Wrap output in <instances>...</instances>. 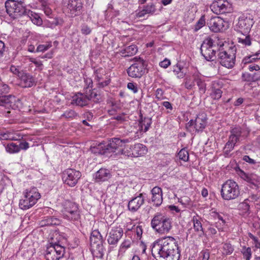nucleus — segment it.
I'll use <instances>...</instances> for the list:
<instances>
[{
  "instance_id": "nucleus-13",
  "label": "nucleus",
  "mask_w": 260,
  "mask_h": 260,
  "mask_svg": "<svg viewBox=\"0 0 260 260\" xmlns=\"http://www.w3.org/2000/svg\"><path fill=\"white\" fill-rule=\"evenodd\" d=\"M81 177V173L73 169H68L64 170L62 175L64 183L71 187L75 186Z\"/></svg>"
},
{
  "instance_id": "nucleus-34",
  "label": "nucleus",
  "mask_w": 260,
  "mask_h": 260,
  "mask_svg": "<svg viewBox=\"0 0 260 260\" xmlns=\"http://www.w3.org/2000/svg\"><path fill=\"white\" fill-rule=\"evenodd\" d=\"M173 72L177 78L180 79L184 78L186 74L185 69L179 63L174 66Z\"/></svg>"
},
{
  "instance_id": "nucleus-22",
  "label": "nucleus",
  "mask_w": 260,
  "mask_h": 260,
  "mask_svg": "<svg viewBox=\"0 0 260 260\" xmlns=\"http://www.w3.org/2000/svg\"><path fill=\"white\" fill-rule=\"evenodd\" d=\"M224 20L219 17H215L210 19L207 23L211 31L217 32L223 30Z\"/></svg>"
},
{
  "instance_id": "nucleus-23",
  "label": "nucleus",
  "mask_w": 260,
  "mask_h": 260,
  "mask_svg": "<svg viewBox=\"0 0 260 260\" xmlns=\"http://www.w3.org/2000/svg\"><path fill=\"white\" fill-rule=\"evenodd\" d=\"M156 11V6L153 3H150L142 7V9L136 13V16L138 18H143L148 14L149 15H153Z\"/></svg>"
},
{
  "instance_id": "nucleus-54",
  "label": "nucleus",
  "mask_w": 260,
  "mask_h": 260,
  "mask_svg": "<svg viewBox=\"0 0 260 260\" xmlns=\"http://www.w3.org/2000/svg\"><path fill=\"white\" fill-rule=\"evenodd\" d=\"M249 237L254 241V244L256 248L260 249V242L258 238L250 233H248Z\"/></svg>"
},
{
  "instance_id": "nucleus-39",
  "label": "nucleus",
  "mask_w": 260,
  "mask_h": 260,
  "mask_svg": "<svg viewBox=\"0 0 260 260\" xmlns=\"http://www.w3.org/2000/svg\"><path fill=\"white\" fill-rule=\"evenodd\" d=\"M99 70H96L95 72V78L98 82V86L99 88H104L109 85L110 82V79L107 78L104 81H101V78L98 75Z\"/></svg>"
},
{
  "instance_id": "nucleus-16",
  "label": "nucleus",
  "mask_w": 260,
  "mask_h": 260,
  "mask_svg": "<svg viewBox=\"0 0 260 260\" xmlns=\"http://www.w3.org/2000/svg\"><path fill=\"white\" fill-rule=\"evenodd\" d=\"M0 105L15 110L20 106L21 101L18 98L11 94L2 95L0 97Z\"/></svg>"
},
{
  "instance_id": "nucleus-35",
  "label": "nucleus",
  "mask_w": 260,
  "mask_h": 260,
  "mask_svg": "<svg viewBox=\"0 0 260 260\" xmlns=\"http://www.w3.org/2000/svg\"><path fill=\"white\" fill-rule=\"evenodd\" d=\"M218 85V83L216 82H214L213 83L212 87H211V92L210 93V96L214 100H219L221 98L222 91L219 88H217V86Z\"/></svg>"
},
{
  "instance_id": "nucleus-56",
  "label": "nucleus",
  "mask_w": 260,
  "mask_h": 260,
  "mask_svg": "<svg viewBox=\"0 0 260 260\" xmlns=\"http://www.w3.org/2000/svg\"><path fill=\"white\" fill-rule=\"evenodd\" d=\"M132 243V241L131 239H126L121 244L120 248L121 249H127L130 247Z\"/></svg>"
},
{
  "instance_id": "nucleus-37",
  "label": "nucleus",
  "mask_w": 260,
  "mask_h": 260,
  "mask_svg": "<svg viewBox=\"0 0 260 260\" xmlns=\"http://www.w3.org/2000/svg\"><path fill=\"white\" fill-rule=\"evenodd\" d=\"M6 151L9 153H16L19 152V147L18 145L11 142L8 143L5 147Z\"/></svg>"
},
{
  "instance_id": "nucleus-36",
  "label": "nucleus",
  "mask_w": 260,
  "mask_h": 260,
  "mask_svg": "<svg viewBox=\"0 0 260 260\" xmlns=\"http://www.w3.org/2000/svg\"><path fill=\"white\" fill-rule=\"evenodd\" d=\"M84 91L85 95H88V96H89V102L90 100H92L94 102H97L99 101V95L96 93L95 89H92L91 88L85 89Z\"/></svg>"
},
{
  "instance_id": "nucleus-59",
  "label": "nucleus",
  "mask_w": 260,
  "mask_h": 260,
  "mask_svg": "<svg viewBox=\"0 0 260 260\" xmlns=\"http://www.w3.org/2000/svg\"><path fill=\"white\" fill-rule=\"evenodd\" d=\"M82 34L85 35H89L91 32V29L87 25H83L81 29Z\"/></svg>"
},
{
  "instance_id": "nucleus-45",
  "label": "nucleus",
  "mask_w": 260,
  "mask_h": 260,
  "mask_svg": "<svg viewBox=\"0 0 260 260\" xmlns=\"http://www.w3.org/2000/svg\"><path fill=\"white\" fill-rule=\"evenodd\" d=\"M151 123V119L149 118H144V120H143L141 122V126L142 128L144 126V132H146L149 128L150 125Z\"/></svg>"
},
{
  "instance_id": "nucleus-55",
  "label": "nucleus",
  "mask_w": 260,
  "mask_h": 260,
  "mask_svg": "<svg viewBox=\"0 0 260 260\" xmlns=\"http://www.w3.org/2000/svg\"><path fill=\"white\" fill-rule=\"evenodd\" d=\"M212 216L215 219H218L219 220H220L222 222V223L223 224L225 223V220L223 219V217L220 213H219L218 212H217L216 211H212Z\"/></svg>"
},
{
  "instance_id": "nucleus-25",
  "label": "nucleus",
  "mask_w": 260,
  "mask_h": 260,
  "mask_svg": "<svg viewBox=\"0 0 260 260\" xmlns=\"http://www.w3.org/2000/svg\"><path fill=\"white\" fill-rule=\"evenodd\" d=\"M111 177L110 171L102 168L97 171L94 175L96 182H104L108 180Z\"/></svg>"
},
{
  "instance_id": "nucleus-19",
  "label": "nucleus",
  "mask_w": 260,
  "mask_h": 260,
  "mask_svg": "<svg viewBox=\"0 0 260 260\" xmlns=\"http://www.w3.org/2000/svg\"><path fill=\"white\" fill-rule=\"evenodd\" d=\"M145 203V197L142 193L132 198L128 202L127 208L132 212L137 211Z\"/></svg>"
},
{
  "instance_id": "nucleus-49",
  "label": "nucleus",
  "mask_w": 260,
  "mask_h": 260,
  "mask_svg": "<svg viewBox=\"0 0 260 260\" xmlns=\"http://www.w3.org/2000/svg\"><path fill=\"white\" fill-rule=\"evenodd\" d=\"M42 6L45 14L48 17H52V11L51 9L47 6L46 2L42 3Z\"/></svg>"
},
{
  "instance_id": "nucleus-50",
  "label": "nucleus",
  "mask_w": 260,
  "mask_h": 260,
  "mask_svg": "<svg viewBox=\"0 0 260 260\" xmlns=\"http://www.w3.org/2000/svg\"><path fill=\"white\" fill-rule=\"evenodd\" d=\"M242 253L243 256L246 258V260H250L251 257V249L250 247H243Z\"/></svg>"
},
{
  "instance_id": "nucleus-32",
  "label": "nucleus",
  "mask_w": 260,
  "mask_h": 260,
  "mask_svg": "<svg viewBox=\"0 0 260 260\" xmlns=\"http://www.w3.org/2000/svg\"><path fill=\"white\" fill-rule=\"evenodd\" d=\"M91 249L94 256L100 258H103L105 251L103 244L91 246Z\"/></svg>"
},
{
  "instance_id": "nucleus-42",
  "label": "nucleus",
  "mask_w": 260,
  "mask_h": 260,
  "mask_svg": "<svg viewBox=\"0 0 260 260\" xmlns=\"http://www.w3.org/2000/svg\"><path fill=\"white\" fill-rule=\"evenodd\" d=\"M236 142H233L231 141V139L229 138V141L225 144L223 150L225 154H229V153L233 150Z\"/></svg>"
},
{
  "instance_id": "nucleus-5",
  "label": "nucleus",
  "mask_w": 260,
  "mask_h": 260,
  "mask_svg": "<svg viewBox=\"0 0 260 260\" xmlns=\"http://www.w3.org/2000/svg\"><path fill=\"white\" fill-rule=\"evenodd\" d=\"M220 192L223 200H234L240 194L239 187L235 181L228 180L222 185Z\"/></svg>"
},
{
  "instance_id": "nucleus-44",
  "label": "nucleus",
  "mask_w": 260,
  "mask_h": 260,
  "mask_svg": "<svg viewBox=\"0 0 260 260\" xmlns=\"http://www.w3.org/2000/svg\"><path fill=\"white\" fill-rule=\"evenodd\" d=\"M179 158L185 162L187 161L189 159V154L187 150L183 148L180 150L178 153Z\"/></svg>"
},
{
  "instance_id": "nucleus-14",
  "label": "nucleus",
  "mask_w": 260,
  "mask_h": 260,
  "mask_svg": "<svg viewBox=\"0 0 260 260\" xmlns=\"http://www.w3.org/2000/svg\"><path fill=\"white\" fill-rule=\"evenodd\" d=\"M212 11L217 15L232 11V5L227 0H217L214 1L210 6Z\"/></svg>"
},
{
  "instance_id": "nucleus-28",
  "label": "nucleus",
  "mask_w": 260,
  "mask_h": 260,
  "mask_svg": "<svg viewBox=\"0 0 260 260\" xmlns=\"http://www.w3.org/2000/svg\"><path fill=\"white\" fill-rule=\"evenodd\" d=\"M231 135L229 138L233 142H237L240 140L241 137L243 136L244 131L240 126H236L230 131Z\"/></svg>"
},
{
  "instance_id": "nucleus-40",
  "label": "nucleus",
  "mask_w": 260,
  "mask_h": 260,
  "mask_svg": "<svg viewBox=\"0 0 260 260\" xmlns=\"http://www.w3.org/2000/svg\"><path fill=\"white\" fill-rule=\"evenodd\" d=\"M242 36L238 38V42L244 45H251V39L248 34H241Z\"/></svg>"
},
{
  "instance_id": "nucleus-47",
  "label": "nucleus",
  "mask_w": 260,
  "mask_h": 260,
  "mask_svg": "<svg viewBox=\"0 0 260 260\" xmlns=\"http://www.w3.org/2000/svg\"><path fill=\"white\" fill-rule=\"evenodd\" d=\"M210 257V252L208 249L202 250L200 254L199 258L201 260H209Z\"/></svg>"
},
{
  "instance_id": "nucleus-12",
  "label": "nucleus",
  "mask_w": 260,
  "mask_h": 260,
  "mask_svg": "<svg viewBox=\"0 0 260 260\" xmlns=\"http://www.w3.org/2000/svg\"><path fill=\"white\" fill-rule=\"evenodd\" d=\"M146 66L145 61L143 59H140L128 68L127 74L131 77L140 78L145 73Z\"/></svg>"
},
{
  "instance_id": "nucleus-38",
  "label": "nucleus",
  "mask_w": 260,
  "mask_h": 260,
  "mask_svg": "<svg viewBox=\"0 0 260 260\" xmlns=\"http://www.w3.org/2000/svg\"><path fill=\"white\" fill-rule=\"evenodd\" d=\"M260 53H256L253 55L245 56L243 59L242 63L246 64L252 62L253 61H255L257 59H260Z\"/></svg>"
},
{
  "instance_id": "nucleus-26",
  "label": "nucleus",
  "mask_w": 260,
  "mask_h": 260,
  "mask_svg": "<svg viewBox=\"0 0 260 260\" xmlns=\"http://www.w3.org/2000/svg\"><path fill=\"white\" fill-rule=\"evenodd\" d=\"M191 222L193 223L194 231L198 233L199 237H202L205 235L201 223V218L199 216L197 215L194 216L191 219Z\"/></svg>"
},
{
  "instance_id": "nucleus-15",
  "label": "nucleus",
  "mask_w": 260,
  "mask_h": 260,
  "mask_svg": "<svg viewBox=\"0 0 260 260\" xmlns=\"http://www.w3.org/2000/svg\"><path fill=\"white\" fill-rule=\"evenodd\" d=\"M207 118L205 114H201L197 116L195 120H190L187 124L186 127L190 132L194 128L196 132L202 131L206 127Z\"/></svg>"
},
{
  "instance_id": "nucleus-41",
  "label": "nucleus",
  "mask_w": 260,
  "mask_h": 260,
  "mask_svg": "<svg viewBox=\"0 0 260 260\" xmlns=\"http://www.w3.org/2000/svg\"><path fill=\"white\" fill-rule=\"evenodd\" d=\"M0 140H17L14 135L9 132L6 133L0 132Z\"/></svg>"
},
{
  "instance_id": "nucleus-11",
  "label": "nucleus",
  "mask_w": 260,
  "mask_h": 260,
  "mask_svg": "<svg viewBox=\"0 0 260 260\" xmlns=\"http://www.w3.org/2000/svg\"><path fill=\"white\" fill-rule=\"evenodd\" d=\"M63 217L69 220L77 221L80 218L78 206L71 201H66L61 210Z\"/></svg>"
},
{
  "instance_id": "nucleus-64",
  "label": "nucleus",
  "mask_w": 260,
  "mask_h": 260,
  "mask_svg": "<svg viewBox=\"0 0 260 260\" xmlns=\"http://www.w3.org/2000/svg\"><path fill=\"white\" fill-rule=\"evenodd\" d=\"M85 82L87 86L86 87H84V90H85V89H89L92 88V81L90 78L85 79Z\"/></svg>"
},
{
  "instance_id": "nucleus-43",
  "label": "nucleus",
  "mask_w": 260,
  "mask_h": 260,
  "mask_svg": "<svg viewBox=\"0 0 260 260\" xmlns=\"http://www.w3.org/2000/svg\"><path fill=\"white\" fill-rule=\"evenodd\" d=\"M118 153L127 157H134L132 145H131L129 147H126L124 149L120 150Z\"/></svg>"
},
{
  "instance_id": "nucleus-10",
  "label": "nucleus",
  "mask_w": 260,
  "mask_h": 260,
  "mask_svg": "<svg viewBox=\"0 0 260 260\" xmlns=\"http://www.w3.org/2000/svg\"><path fill=\"white\" fill-rule=\"evenodd\" d=\"M50 245L47 247L45 257L47 260H59L65 253V247L59 242L51 241Z\"/></svg>"
},
{
  "instance_id": "nucleus-17",
  "label": "nucleus",
  "mask_w": 260,
  "mask_h": 260,
  "mask_svg": "<svg viewBox=\"0 0 260 260\" xmlns=\"http://www.w3.org/2000/svg\"><path fill=\"white\" fill-rule=\"evenodd\" d=\"M254 22L250 17L241 16L236 25L237 30L241 34H248Z\"/></svg>"
},
{
  "instance_id": "nucleus-46",
  "label": "nucleus",
  "mask_w": 260,
  "mask_h": 260,
  "mask_svg": "<svg viewBox=\"0 0 260 260\" xmlns=\"http://www.w3.org/2000/svg\"><path fill=\"white\" fill-rule=\"evenodd\" d=\"M223 249L224 253L226 255H229L232 253L234 251V248L233 246L228 243H225L223 245Z\"/></svg>"
},
{
  "instance_id": "nucleus-24",
  "label": "nucleus",
  "mask_w": 260,
  "mask_h": 260,
  "mask_svg": "<svg viewBox=\"0 0 260 260\" xmlns=\"http://www.w3.org/2000/svg\"><path fill=\"white\" fill-rule=\"evenodd\" d=\"M151 201L155 207H159L162 203V191L161 189L155 186L151 190Z\"/></svg>"
},
{
  "instance_id": "nucleus-29",
  "label": "nucleus",
  "mask_w": 260,
  "mask_h": 260,
  "mask_svg": "<svg viewBox=\"0 0 260 260\" xmlns=\"http://www.w3.org/2000/svg\"><path fill=\"white\" fill-rule=\"evenodd\" d=\"M132 149L134 157L142 156L147 152V147L145 145L140 143H137L132 145Z\"/></svg>"
},
{
  "instance_id": "nucleus-63",
  "label": "nucleus",
  "mask_w": 260,
  "mask_h": 260,
  "mask_svg": "<svg viewBox=\"0 0 260 260\" xmlns=\"http://www.w3.org/2000/svg\"><path fill=\"white\" fill-rule=\"evenodd\" d=\"M32 21L34 24H37L39 26L41 25L42 24V20L38 16L34 17V18L32 19Z\"/></svg>"
},
{
  "instance_id": "nucleus-27",
  "label": "nucleus",
  "mask_w": 260,
  "mask_h": 260,
  "mask_svg": "<svg viewBox=\"0 0 260 260\" xmlns=\"http://www.w3.org/2000/svg\"><path fill=\"white\" fill-rule=\"evenodd\" d=\"M21 83L24 87H30L36 84L34 77L27 73H22L20 76Z\"/></svg>"
},
{
  "instance_id": "nucleus-3",
  "label": "nucleus",
  "mask_w": 260,
  "mask_h": 260,
  "mask_svg": "<svg viewBox=\"0 0 260 260\" xmlns=\"http://www.w3.org/2000/svg\"><path fill=\"white\" fill-rule=\"evenodd\" d=\"M23 195V198L19 201V206L20 209L24 210L32 207L41 198L38 189L35 187L25 190Z\"/></svg>"
},
{
  "instance_id": "nucleus-8",
  "label": "nucleus",
  "mask_w": 260,
  "mask_h": 260,
  "mask_svg": "<svg viewBox=\"0 0 260 260\" xmlns=\"http://www.w3.org/2000/svg\"><path fill=\"white\" fill-rule=\"evenodd\" d=\"M5 8L8 14L13 19L27 14V10L21 1L7 0L5 2Z\"/></svg>"
},
{
  "instance_id": "nucleus-33",
  "label": "nucleus",
  "mask_w": 260,
  "mask_h": 260,
  "mask_svg": "<svg viewBox=\"0 0 260 260\" xmlns=\"http://www.w3.org/2000/svg\"><path fill=\"white\" fill-rule=\"evenodd\" d=\"M60 223V220L53 216H47L46 218L42 220L40 222L41 226H49L53 225H58Z\"/></svg>"
},
{
  "instance_id": "nucleus-30",
  "label": "nucleus",
  "mask_w": 260,
  "mask_h": 260,
  "mask_svg": "<svg viewBox=\"0 0 260 260\" xmlns=\"http://www.w3.org/2000/svg\"><path fill=\"white\" fill-rule=\"evenodd\" d=\"M138 51L137 47L135 45L126 46L120 50L119 53L122 57L131 56L135 55Z\"/></svg>"
},
{
  "instance_id": "nucleus-58",
  "label": "nucleus",
  "mask_w": 260,
  "mask_h": 260,
  "mask_svg": "<svg viewBox=\"0 0 260 260\" xmlns=\"http://www.w3.org/2000/svg\"><path fill=\"white\" fill-rule=\"evenodd\" d=\"M29 61L34 63L35 66L38 68H42L43 66L42 62L41 60H37V59L32 57H30L29 58ZM42 69L41 68L40 70H42Z\"/></svg>"
},
{
  "instance_id": "nucleus-62",
  "label": "nucleus",
  "mask_w": 260,
  "mask_h": 260,
  "mask_svg": "<svg viewBox=\"0 0 260 260\" xmlns=\"http://www.w3.org/2000/svg\"><path fill=\"white\" fill-rule=\"evenodd\" d=\"M134 230L137 235V237L140 238L143 233V230L141 226L138 225L134 229Z\"/></svg>"
},
{
  "instance_id": "nucleus-51",
  "label": "nucleus",
  "mask_w": 260,
  "mask_h": 260,
  "mask_svg": "<svg viewBox=\"0 0 260 260\" xmlns=\"http://www.w3.org/2000/svg\"><path fill=\"white\" fill-rule=\"evenodd\" d=\"M205 24V19L204 16H202L201 18L198 20L197 23L194 26V30L196 31L199 30Z\"/></svg>"
},
{
  "instance_id": "nucleus-2",
  "label": "nucleus",
  "mask_w": 260,
  "mask_h": 260,
  "mask_svg": "<svg viewBox=\"0 0 260 260\" xmlns=\"http://www.w3.org/2000/svg\"><path fill=\"white\" fill-rule=\"evenodd\" d=\"M172 219L157 213L151 220V225L153 229L159 234H167L169 232L172 227Z\"/></svg>"
},
{
  "instance_id": "nucleus-52",
  "label": "nucleus",
  "mask_w": 260,
  "mask_h": 260,
  "mask_svg": "<svg viewBox=\"0 0 260 260\" xmlns=\"http://www.w3.org/2000/svg\"><path fill=\"white\" fill-rule=\"evenodd\" d=\"M77 116V113L73 110L66 111L62 115L67 118H74Z\"/></svg>"
},
{
  "instance_id": "nucleus-6",
  "label": "nucleus",
  "mask_w": 260,
  "mask_h": 260,
  "mask_svg": "<svg viewBox=\"0 0 260 260\" xmlns=\"http://www.w3.org/2000/svg\"><path fill=\"white\" fill-rule=\"evenodd\" d=\"M236 49L235 47L231 48L227 51L223 49H219L217 54V60L223 67L228 69H232L236 61Z\"/></svg>"
},
{
  "instance_id": "nucleus-18",
  "label": "nucleus",
  "mask_w": 260,
  "mask_h": 260,
  "mask_svg": "<svg viewBox=\"0 0 260 260\" xmlns=\"http://www.w3.org/2000/svg\"><path fill=\"white\" fill-rule=\"evenodd\" d=\"M83 3L81 0H69L67 6L68 12L72 17L79 16L82 13Z\"/></svg>"
},
{
  "instance_id": "nucleus-21",
  "label": "nucleus",
  "mask_w": 260,
  "mask_h": 260,
  "mask_svg": "<svg viewBox=\"0 0 260 260\" xmlns=\"http://www.w3.org/2000/svg\"><path fill=\"white\" fill-rule=\"evenodd\" d=\"M83 93L78 92L72 97L71 104L77 106L83 107L89 103V96Z\"/></svg>"
},
{
  "instance_id": "nucleus-53",
  "label": "nucleus",
  "mask_w": 260,
  "mask_h": 260,
  "mask_svg": "<svg viewBox=\"0 0 260 260\" xmlns=\"http://www.w3.org/2000/svg\"><path fill=\"white\" fill-rule=\"evenodd\" d=\"M9 89L8 85L4 84L2 82L0 83V94L8 93Z\"/></svg>"
},
{
  "instance_id": "nucleus-20",
  "label": "nucleus",
  "mask_w": 260,
  "mask_h": 260,
  "mask_svg": "<svg viewBox=\"0 0 260 260\" xmlns=\"http://www.w3.org/2000/svg\"><path fill=\"white\" fill-rule=\"evenodd\" d=\"M123 234L122 228L120 226L113 227L108 233L107 241L110 245L116 244Z\"/></svg>"
},
{
  "instance_id": "nucleus-48",
  "label": "nucleus",
  "mask_w": 260,
  "mask_h": 260,
  "mask_svg": "<svg viewBox=\"0 0 260 260\" xmlns=\"http://www.w3.org/2000/svg\"><path fill=\"white\" fill-rule=\"evenodd\" d=\"M52 47V44L51 43H48L46 44H41L39 45L36 49V52H45V51L49 49L50 48Z\"/></svg>"
},
{
  "instance_id": "nucleus-61",
  "label": "nucleus",
  "mask_w": 260,
  "mask_h": 260,
  "mask_svg": "<svg viewBox=\"0 0 260 260\" xmlns=\"http://www.w3.org/2000/svg\"><path fill=\"white\" fill-rule=\"evenodd\" d=\"M29 143L27 142H22L18 145V147H19V151L20 150H27L29 148Z\"/></svg>"
},
{
  "instance_id": "nucleus-1",
  "label": "nucleus",
  "mask_w": 260,
  "mask_h": 260,
  "mask_svg": "<svg viewBox=\"0 0 260 260\" xmlns=\"http://www.w3.org/2000/svg\"><path fill=\"white\" fill-rule=\"evenodd\" d=\"M151 253L154 257L165 260H179L180 256L177 242L170 236L155 241L152 244Z\"/></svg>"
},
{
  "instance_id": "nucleus-7",
  "label": "nucleus",
  "mask_w": 260,
  "mask_h": 260,
  "mask_svg": "<svg viewBox=\"0 0 260 260\" xmlns=\"http://www.w3.org/2000/svg\"><path fill=\"white\" fill-rule=\"evenodd\" d=\"M203 76L196 69L192 71L190 75L187 76L185 79V87L188 89H192L197 83L200 91L203 93L206 91V83Z\"/></svg>"
},
{
  "instance_id": "nucleus-31",
  "label": "nucleus",
  "mask_w": 260,
  "mask_h": 260,
  "mask_svg": "<svg viewBox=\"0 0 260 260\" xmlns=\"http://www.w3.org/2000/svg\"><path fill=\"white\" fill-rule=\"evenodd\" d=\"M90 246L103 244L104 240L100 233L98 230L92 232L90 238Z\"/></svg>"
},
{
  "instance_id": "nucleus-4",
  "label": "nucleus",
  "mask_w": 260,
  "mask_h": 260,
  "mask_svg": "<svg viewBox=\"0 0 260 260\" xmlns=\"http://www.w3.org/2000/svg\"><path fill=\"white\" fill-rule=\"evenodd\" d=\"M129 142L128 139L121 140L118 138H114L111 139L109 143L105 145V144L100 143L98 146L94 148V152L101 154H107L111 152H114L119 147H122L123 143Z\"/></svg>"
},
{
  "instance_id": "nucleus-9",
  "label": "nucleus",
  "mask_w": 260,
  "mask_h": 260,
  "mask_svg": "<svg viewBox=\"0 0 260 260\" xmlns=\"http://www.w3.org/2000/svg\"><path fill=\"white\" fill-rule=\"evenodd\" d=\"M201 52L207 61H213L216 58V54L218 53L217 46L213 44V40L210 38L204 40L201 46Z\"/></svg>"
},
{
  "instance_id": "nucleus-57",
  "label": "nucleus",
  "mask_w": 260,
  "mask_h": 260,
  "mask_svg": "<svg viewBox=\"0 0 260 260\" xmlns=\"http://www.w3.org/2000/svg\"><path fill=\"white\" fill-rule=\"evenodd\" d=\"M127 87L128 89L132 90L134 92V93H137L138 91L137 85L134 83H128L127 84Z\"/></svg>"
},
{
  "instance_id": "nucleus-60",
  "label": "nucleus",
  "mask_w": 260,
  "mask_h": 260,
  "mask_svg": "<svg viewBox=\"0 0 260 260\" xmlns=\"http://www.w3.org/2000/svg\"><path fill=\"white\" fill-rule=\"evenodd\" d=\"M164 91L161 88H157L155 91V96L158 100H162L164 99L163 96Z\"/></svg>"
}]
</instances>
